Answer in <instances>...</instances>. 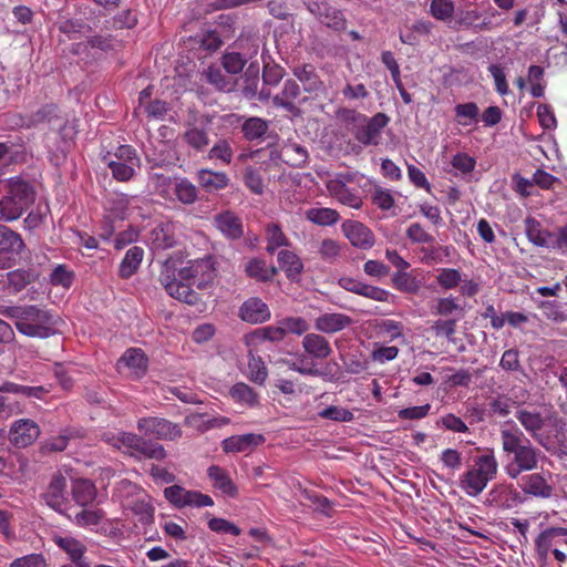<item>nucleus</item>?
<instances>
[{"label": "nucleus", "mask_w": 567, "mask_h": 567, "mask_svg": "<svg viewBox=\"0 0 567 567\" xmlns=\"http://www.w3.org/2000/svg\"><path fill=\"white\" fill-rule=\"evenodd\" d=\"M501 443L504 472L512 480L518 478L524 472L536 470L544 457L542 451L517 427L501 430Z\"/></svg>", "instance_id": "obj_1"}, {"label": "nucleus", "mask_w": 567, "mask_h": 567, "mask_svg": "<svg viewBox=\"0 0 567 567\" xmlns=\"http://www.w3.org/2000/svg\"><path fill=\"white\" fill-rule=\"evenodd\" d=\"M0 315L12 319L17 330L27 337L45 339L56 332L58 317L43 307L0 305Z\"/></svg>", "instance_id": "obj_2"}, {"label": "nucleus", "mask_w": 567, "mask_h": 567, "mask_svg": "<svg viewBox=\"0 0 567 567\" xmlns=\"http://www.w3.org/2000/svg\"><path fill=\"white\" fill-rule=\"evenodd\" d=\"M498 462L494 451L488 450L484 454L476 455L473 464L470 465L460 476V488L471 497L478 496L496 478Z\"/></svg>", "instance_id": "obj_3"}, {"label": "nucleus", "mask_w": 567, "mask_h": 567, "mask_svg": "<svg viewBox=\"0 0 567 567\" xmlns=\"http://www.w3.org/2000/svg\"><path fill=\"white\" fill-rule=\"evenodd\" d=\"M6 189L0 198V220L10 223L19 219L33 205L35 189L20 177L9 178Z\"/></svg>", "instance_id": "obj_4"}, {"label": "nucleus", "mask_w": 567, "mask_h": 567, "mask_svg": "<svg viewBox=\"0 0 567 567\" xmlns=\"http://www.w3.org/2000/svg\"><path fill=\"white\" fill-rule=\"evenodd\" d=\"M102 440L110 446L136 460H163L166 456V452L162 445L147 442L134 433L107 431L103 433Z\"/></svg>", "instance_id": "obj_5"}, {"label": "nucleus", "mask_w": 567, "mask_h": 567, "mask_svg": "<svg viewBox=\"0 0 567 567\" xmlns=\"http://www.w3.org/2000/svg\"><path fill=\"white\" fill-rule=\"evenodd\" d=\"M102 162L117 182L131 181L141 167L136 150L131 145H120L114 152H107L103 155Z\"/></svg>", "instance_id": "obj_6"}, {"label": "nucleus", "mask_w": 567, "mask_h": 567, "mask_svg": "<svg viewBox=\"0 0 567 567\" xmlns=\"http://www.w3.org/2000/svg\"><path fill=\"white\" fill-rule=\"evenodd\" d=\"M522 426L528 432L540 445L547 447V441L550 435L546 433L547 426L559 427L561 421L550 414L542 415L537 411L520 409L515 414Z\"/></svg>", "instance_id": "obj_7"}, {"label": "nucleus", "mask_w": 567, "mask_h": 567, "mask_svg": "<svg viewBox=\"0 0 567 567\" xmlns=\"http://www.w3.org/2000/svg\"><path fill=\"white\" fill-rule=\"evenodd\" d=\"M159 282L174 299L187 305H196L199 300L198 293L192 289L189 284H185L176 278L174 264L171 259H167L163 265Z\"/></svg>", "instance_id": "obj_8"}, {"label": "nucleus", "mask_w": 567, "mask_h": 567, "mask_svg": "<svg viewBox=\"0 0 567 567\" xmlns=\"http://www.w3.org/2000/svg\"><path fill=\"white\" fill-rule=\"evenodd\" d=\"M354 179L355 174L338 173L327 179L326 187L329 194L339 203L358 209L362 205V199L358 190L350 187Z\"/></svg>", "instance_id": "obj_9"}, {"label": "nucleus", "mask_w": 567, "mask_h": 567, "mask_svg": "<svg viewBox=\"0 0 567 567\" xmlns=\"http://www.w3.org/2000/svg\"><path fill=\"white\" fill-rule=\"evenodd\" d=\"M389 121L386 114L377 113L371 117L365 116V121L360 123L357 128H350V132L360 147L378 146L382 142V132Z\"/></svg>", "instance_id": "obj_10"}, {"label": "nucleus", "mask_w": 567, "mask_h": 567, "mask_svg": "<svg viewBox=\"0 0 567 567\" xmlns=\"http://www.w3.org/2000/svg\"><path fill=\"white\" fill-rule=\"evenodd\" d=\"M178 276L182 280H192L199 289L207 288L216 277L213 258L206 256L187 261V265L179 269Z\"/></svg>", "instance_id": "obj_11"}, {"label": "nucleus", "mask_w": 567, "mask_h": 567, "mask_svg": "<svg viewBox=\"0 0 567 567\" xmlns=\"http://www.w3.org/2000/svg\"><path fill=\"white\" fill-rule=\"evenodd\" d=\"M137 429L147 436L158 440L175 441L182 436L181 427L162 417H142L137 421Z\"/></svg>", "instance_id": "obj_12"}, {"label": "nucleus", "mask_w": 567, "mask_h": 567, "mask_svg": "<svg viewBox=\"0 0 567 567\" xmlns=\"http://www.w3.org/2000/svg\"><path fill=\"white\" fill-rule=\"evenodd\" d=\"M51 539L61 550L68 555L69 559L76 567H93L84 557L86 553V546L82 540L69 534L60 533H53Z\"/></svg>", "instance_id": "obj_13"}, {"label": "nucleus", "mask_w": 567, "mask_h": 567, "mask_svg": "<svg viewBox=\"0 0 567 567\" xmlns=\"http://www.w3.org/2000/svg\"><path fill=\"white\" fill-rule=\"evenodd\" d=\"M308 10L316 17L318 20L327 25L328 28L334 30H342L346 27V19L342 12L334 7L330 6L326 1L319 0H310L307 3Z\"/></svg>", "instance_id": "obj_14"}, {"label": "nucleus", "mask_w": 567, "mask_h": 567, "mask_svg": "<svg viewBox=\"0 0 567 567\" xmlns=\"http://www.w3.org/2000/svg\"><path fill=\"white\" fill-rule=\"evenodd\" d=\"M39 435V425L30 419H20L14 421L9 432L10 442L17 447H27L31 445Z\"/></svg>", "instance_id": "obj_15"}, {"label": "nucleus", "mask_w": 567, "mask_h": 567, "mask_svg": "<svg viewBox=\"0 0 567 567\" xmlns=\"http://www.w3.org/2000/svg\"><path fill=\"white\" fill-rule=\"evenodd\" d=\"M117 370L131 378L138 379L147 370V359L141 349L126 350L117 361Z\"/></svg>", "instance_id": "obj_16"}, {"label": "nucleus", "mask_w": 567, "mask_h": 567, "mask_svg": "<svg viewBox=\"0 0 567 567\" xmlns=\"http://www.w3.org/2000/svg\"><path fill=\"white\" fill-rule=\"evenodd\" d=\"M549 481L550 474L532 473L524 475L518 485L525 494L546 499L551 497L554 492V487Z\"/></svg>", "instance_id": "obj_17"}, {"label": "nucleus", "mask_w": 567, "mask_h": 567, "mask_svg": "<svg viewBox=\"0 0 567 567\" xmlns=\"http://www.w3.org/2000/svg\"><path fill=\"white\" fill-rule=\"evenodd\" d=\"M147 243L153 251H163L173 248L177 243L175 225L171 221L156 225L150 231Z\"/></svg>", "instance_id": "obj_18"}, {"label": "nucleus", "mask_w": 567, "mask_h": 567, "mask_svg": "<svg viewBox=\"0 0 567 567\" xmlns=\"http://www.w3.org/2000/svg\"><path fill=\"white\" fill-rule=\"evenodd\" d=\"M266 437L259 433H247L229 436L221 442L225 453H248L264 444Z\"/></svg>", "instance_id": "obj_19"}, {"label": "nucleus", "mask_w": 567, "mask_h": 567, "mask_svg": "<svg viewBox=\"0 0 567 567\" xmlns=\"http://www.w3.org/2000/svg\"><path fill=\"white\" fill-rule=\"evenodd\" d=\"M302 101H306V97H301L299 84L291 79L286 80L281 92L272 97L274 105L282 107L292 114L299 111L298 104Z\"/></svg>", "instance_id": "obj_20"}, {"label": "nucleus", "mask_w": 567, "mask_h": 567, "mask_svg": "<svg viewBox=\"0 0 567 567\" xmlns=\"http://www.w3.org/2000/svg\"><path fill=\"white\" fill-rule=\"evenodd\" d=\"M341 229L354 247L369 249L374 245V235L360 221L346 220L342 224Z\"/></svg>", "instance_id": "obj_21"}, {"label": "nucleus", "mask_w": 567, "mask_h": 567, "mask_svg": "<svg viewBox=\"0 0 567 567\" xmlns=\"http://www.w3.org/2000/svg\"><path fill=\"white\" fill-rule=\"evenodd\" d=\"M352 323V318L341 312H323L315 319L316 330L328 334L342 331Z\"/></svg>", "instance_id": "obj_22"}, {"label": "nucleus", "mask_w": 567, "mask_h": 567, "mask_svg": "<svg viewBox=\"0 0 567 567\" xmlns=\"http://www.w3.org/2000/svg\"><path fill=\"white\" fill-rule=\"evenodd\" d=\"M66 478L62 475H54L50 482L43 499L48 506L62 513L66 502Z\"/></svg>", "instance_id": "obj_23"}, {"label": "nucleus", "mask_w": 567, "mask_h": 567, "mask_svg": "<svg viewBox=\"0 0 567 567\" xmlns=\"http://www.w3.org/2000/svg\"><path fill=\"white\" fill-rule=\"evenodd\" d=\"M207 475L213 487L219 491L223 495L231 498L237 496L238 488L227 470L218 465H212L207 468Z\"/></svg>", "instance_id": "obj_24"}, {"label": "nucleus", "mask_w": 567, "mask_h": 567, "mask_svg": "<svg viewBox=\"0 0 567 567\" xmlns=\"http://www.w3.org/2000/svg\"><path fill=\"white\" fill-rule=\"evenodd\" d=\"M240 318L249 323H261L270 318L268 306L259 298H250L239 310Z\"/></svg>", "instance_id": "obj_25"}, {"label": "nucleus", "mask_w": 567, "mask_h": 567, "mask_svg": "<svg viewBox=\"0 0 567 567\" xmlns=\"http://www.w3.org/2000/svg\"><path fill=\"white\" fill-rule=\"evenodd\" d=\"M302 348L313 360L327 359L332 352L330 342L318 333H307L302 339Z\"/></svg>", "instance_id": "obj_26"}, {"label": "nucleus", "mask_w": 567, "mask_h": 567, "mask_svg": "<svg viewBox=\"0 0 567 567\" xmlns=\"http://www.w3.org/2000/svg\"><path fill=\"white\" fill-rule=\"evenodd\" d=\"M138 203L140 198L137 196L115 194L109 199L107 209L114 215V217L124 219L138 207Z\"/></svg>", "instance_id": "obj_27"}, {"label": "nucleus", "mask_w": 567, "mask_h": 567, "mask_svg": "<svg viewBox=\"0 0 567 567\" xmlns=\"http://www.w3.org/2000/svg\"><path fill=\"white\" fill-rule=\"evenodd\" d=\"M567 528L549 527L543 530L535 539V550L539 560H546L548 554L553 550L551 546L555 538L566 536Z\"/></svg>", "instance_id": "obj_28"}, {"label": "nucleus", "mask_w": 567, "mask_h": 567, "mask_svg": "<svg viewBox=\"0 0 567 567\" xmlns=\"http://www.w3.org/2000/svg\"><path fill=\"white\" fill-rule=\"evenodd\" d=\"M216 227L228 238L238 239L243 236V223L234 213L225 212L216 216Z\"/></svg>", "instance_id": "obj_29"}, {"label": "nucleus", "mask_w": 567, "mask_h": 567, "mask_svg": "<svg viewBox=\"0 0 567 567\" xmlns=\"http://www.w3.org/2000/svg\"><path fill=\"white\" fill-rule=\"evenodd\" d=\"M525 233L530 243L538 247L554 246V237L550 233L543 229L540 223L534 217H527L524 220Z\"/></svg>", "instance_id": "obj_30"}, {"label": "nucleus", "mask_w": 567, "mask_h": 567, "mask_svg": "<svg viewBox=\"0 0 567 567\" xmlns=\"http://www.w3.org/2000/svg\"><path fill=\"white\" fill-rule=\"evenodd\" d=\"M197 182L206 192L212 193L226 188L229 184V178L223 172L204 168L197 172Z\"/></svg>", "instance_id": "obj_31"}, {"label": "nucleus", "mask_w": 567, "mask_h": 567, "mask_svg": "<svg viewBox=\"0 0 567 567\" xmlns=\"http://www.w3.org/2000/svg\"><path fill=\"white\" fill-rule=\"evenodd\" d=\"M293 75L302 83L306 92L313 93L322 86V82L317 75L315 68L310 64L296 66Z\"/></svg>", "instance_id": "obj_32"}, {"label": "nucleus", "mask_w": 567, "mask_h": 567, "mask_svg": "<svg viewBox=\"0 0 567 567\" xmlns=\"http://www.w3.org/2000/svg\"><path fill=\"white\" fill-rule=\"evenodd\" d=\"M143 256L144 250L141 247H131L120 265V276L122 278H130L134 275L143 260Z\"/></svg>", "instance_id": "obj_33"}, {"label": "nucleus", "mask_w": 567, "mask_h": 567, "mask_svg": "<svg viewBox=\"0 0 567 567\" xmlns=\"http://www.w3.org/2000/svg\"><path fill=\"white\" fill-rule=\"evenodd\" d=\"M278 262L286 271L287 277L296 279L303 270V265L298 255L291 250H280L278 252Z\"/></svg>", "instance_id": "obj_34"}, {"label": "nucleus", "mask_w": 567, "mask_h": 567, "mask_svg": "<svg viewBox=\"0 0 567 567\" xmlns=\"http://www.w3.org/2000/svg\"><path fill=\"white\" fill-rule=\"evenodd\" d=\"M265 237L267 241L266 250L274 254L280 247L289 246V239L278 224L270 223L265 228Z\"/></svg>", "instance_id": "obj_35"}, {"label": "nucleus", "mask_w": 567, "mask_h": 567, "mask_svg": "<svg viewBox=\"0 0 567 567\" xmlns=\"http://www.w3.org/2000/svg\"><path fill=\"white\" fill-rule=\"evenodd\" d=\"M72 494L79 505L85 506L94 501L96 489L91 481L80 478L73 482Z\"/></svg>", "instance_id": "obj_36"}, {"label": "nucleus", "mask_w": 567, "mask_h": 567, "mask_svg": "<svg viewBox=\"0 0 567 567\" xmlns=\"http://www.w3.org/2000/svg\"><path fill=\"white\" fill-rule=\"evenodd\" d=\"M454 113L458 125L470 126L477 123L480 109L474 102L458 103L454 106Z\"/></svg>", "instance_id": "obj_37"}, {"label": "nucleus", "mask_w": 567, "mask_h": 567, "mask_svg": "<svg viewBox=\"0 0 567 567\" xmlns=\"http://www.w3.org/2000/svg\"><path fill=\"white\" fill-rule=\"evenodd\" d=\"M141 489L136 484L127 480H121L117 482L112 498L118 502L122 507H125L130 501H133L141 494Z\"/></svg>", "instance_id": "obj_38"}, {"label": "nucleus", "mask_w": 567, "mask_h": 567, "mask_svg": "<svg viewBox=\"0 0 567 567\" xmlns=\"http://www.w3.org/2000/svg\"><path fill=\"white\" fill-rule=\"evenodd\" d=\"M280 157L290 166H301L307 161L308 152L297 143H287L280 150Z\"/></svg>", "instance_id": "obj_39"}, {"label": "nucleus", "mask_w": 567, "mask_h": 567, "mask_svg": "<svg viewBox=\"0 0 567 567\" xmlns=\"http://www.w3.org/2000/svg\"><path fill=\"white\" fill-rule=\"evenodd\" d=\"M123 509L131 511L143 524H147L153 519L154 508L151 506L150 502L146 501V497L143 495V493H141L133 501H130V503H127Z\"/></svg>", "instance_id": "obj_40"}, {"label": "nucleus", "mask_w": 567, "mask_h": 567, "mask_svg": "<svg viewBox=\"0 0 567 567\" xmlns=\"http://www.w3.org/2000/svg\"><path fill=\"white\" fill-rule=\"evenodd\" d=\"M55 114V106L53 105H45L42 109H40L34 115L31 117H23V116H17L13 115L12 126H20V127H30L32 125H35L38 123H41L43 121H51V117Z\"/></svg>", "instance_id": "obj_41"}, {"label": "nucleus", "mask_w": 567, "mask_h": 567, "mask_svg": "<svg viewBox=\"0 0 567 567\" xmlns=\"http://www.w3.org/2000/svg\"><path fill=\"white\" fill-rule=\"evenodd\" d=\"M197 197L196 186L188 179L178 177L175 185L174 200L177 199L185 205H192L197 200Z\"/></svg>", "instance_id": "obj_42"}, {"label": "nucleus", "mask_w": 567, "mask_h": 567, "mask_svg": "<svg viewBox=\"0 0 567 567\" xmlns=\"http://www.w3.org/2000/svg\"><path fill=\"white\" fill-rule=\"evenodd\" d=\"M432 313L449 317L455 315L458 320L463 317V307L453 297L439 298L432 309Z\"/></svg>", "instance_id": "obj_43"}, {"label": "nucleus", "mask_w": 567, "mask_h": 567, "mask_svg": "<svg viewBox=\"0 0 567 567\" xmlns=\"http://www.w3.org/2000/svg\"><path fill=\"white\" fill-rule=\"evenodd\" d=\"M306 217L313 224L321 226H330L338 221L339 214L331 208H310L306 212Z\"/></svg>", "instance_id": "obj_44"}, {"label": "nucleus", "mask_w": 567, "mask_h": 567, "mask_svg": "<svg viewBox=\"0 0 567 567\" xmlns=\"http://www.w3.org/2000/svg\"><path fill=\"white\" fill-rule=\"evenodd\" d=\"M177 178L178 177H169L165 175H154L152 177V183L155 193L165 199L174 200L175 185L177 183Z\"/></svg>", "instance_id": "obj_45"}, {"label": "nucleus", "mask_w": 567, "mask_h": 567, "mask_svg": "<svg viewBox=\"0 0 567 567\" xmlns=\"http://www.w3.org/2000/svg\"><path fill=\"white\" fill-rule=\"evenodd\" d=\"M186 143L196 151L205 150L209 144L208 133L203 127L189 126L183 135Z\"/></svg>", "instance_id": "obj_46"}, {"label": "nucleus", "mask_w": 567, "mask_h": 567, "mask_svg": "<svg viewBox=\"0 0 567 567\" xmlns=\"http://www.w3.org/2000/svg\"><path fill=\"white\" fill-rule=\"evenodd\" d=\"M246 274L258 281H267L270 280L276 270L267 266L264 260L260 259H251L247 262L245 267Z\"/></svg>", "instance_id": "obj_47"}, {"label": "nucleus", "mask_w": 567, "mask_h": 567, "mask_svg": "<svg viewBox=\"0 0 567 567\" xmlns=\"http://www.w3.org/2000/svg\"><path fill=\"white\" fill-rule=\"evenodd\" d=\"M229 394L235 402L243 405L255 406L258 403L256 393L245 383H236Z\"/></svg>", "instance_id": "obj_48"}, {"label": "nucleus", "mask_w": 567, "mask_h": 567, "mask_svg": "<svg viewBox=\"0 0 567 567\" xmlns=\"http://www.w3.org/2000/svg\"><path fill=\"white\" fill-rule=\"evenodd\" d=\"M527 82L530 85V94L534 97H542L545 93L546 83L544 69L539 65H530L527 74Z\"/></svg>", "instance_id": "obj_49"}, {"label": "nucleus", "mask_w": 567, "mask_h": 567, "mask_svg": "<svg viewBox=\"0 0 567 567\" xmlns=\"http://www.w3.org/2000/svg\"><path fill=\"white\" fill-rule=\"evenodd\" d=\"M288 368L303 375H320L315 360L309 355H299L287 362Z\"/></svg>", "instance_id": "obj_50"}, {"label": "nucleus", "mask_w": 567, "mask_h": 567, "mask_svg": "<svg viewBox=\"0 0 567 567\" xmlns=\"http://www.w3.org/2000/svg\"><path fill=\"white\" fill-rule=\"evenodd\" d=\"M267 130L268 122L260 117H249L243 124V132L250 141L262 137Z\"/></svg>", "instance_id": "obj_51"}, {"label": "nucleus", "mask_w": 567, "mask_h": 567, "mask_svg": "<svg viewBox=\"0 0 567 567\" xmlns=\"http://www.w3.org/2000/svg\"><path fill=\"white\" fill-rule=\"evenodd\" d=\"M440 462L449 474L454 475L462 467V454L455 449H445L440 454Z\"/></svg>", "instance_id": "obj_52"}, {"label": "nucleus", "mask_w": 567, "mask_h": 567, "mask_svg": "<svg viewBox=\"0 0 567 567\" xmlns=\"http://www.w3.org/2000/svg\"><path fill=\"white\" fill-rule=\"evenodd\" d=\"M318 254L322 260L333 264L341 255V245L332 238H326L319 244Z\"/></svg>", "instance_id": "obj_53"}, {"label": "nucleus", "mask_w": 567, "mask_h": 567, "mask_svg": "<svg viewBox=\"0 0 567 567\" xmlns=\"http://www.w3.org/2000/svg\"><path fill=\"white\" fill-rule=\"evenodd\" d=\"M481 17L482 16H481L480 11H477L475 9L461 11V12H458V14L456 17L455 23L460 28H464V29L474 27V28H478L480 30H483V29H486L487 24L485 22H481Z\"/></svg>", "instance_id": "obj_54"}, {"label": "nucleus", "mask_w": 567, "mask_h": 567, "mask_svg": "<svg viewBox=\"0 0 567 567\" xmlns=\"http://www.w3.org/2000/svg\"><path fill=\"white\" fill-rule=\"evenodd\" d=\"M455 7L452 0H432L430 3V13L433 18L447 21L453 17Z\"/></svg>", "instance_id": "obj_55"}, {"label": "nucleus", "mask_w": 567, "mask_h": 567, "mask_svg": "<svg viewBox=\"0 0 567 567\" xmlns=\"http://www.w3.org/2000/svg\"><path fill=\"white\" fill-rule=\"evenodd\" d=\"M319 416L336 422H351L354 420L352 411L337 405H330L319 412Z\"/></svg>", "instance_id": "obj_56"}, {"label": "nucleus", "mask_w": 567, "mask_h": 567, "mask_svg": "<svg viewBox=\"0 0 567 567\" xmlns=\"http://www.w3.org/2000/svg\"><path fill=\"white\" fill-rule=\"evenodd\" d=\"M103 518V513L101 511L94 509H82L76 513L73 522L80 527H95L100 525Z\"/></svg>", "instance_id": "obj_57"}, {"label": "nucleus", "mask_w": 567, "mask_h": 567, "mask_svg": "<svg viewBox=\"0 0 567 567\" xmlns=\"http://www.w3.org/2000/svg\"><path fill=\"white\" fill-rule=\"evenodd\" d=\"M458 318L439 319L434 321L431 329L436 337H445L449 341H454V333L456 331V323Z\"/></svg>", "instance_id": "obj_58"}, {"label": "nucleus", "mask_w": 567, "mask_h": 567, "mask_svg": "<svg viewBox=\"0 0 567 567\" xmlns=\"http://www.w3.org/2000/svg\"><path fill=\"white\" fill-rule=\"evenodd\" d=\"M281 321V330H285V333H293L297 336H301L306 333L310 326L308 321L301 317H287L280 320Z\"/></svg>", "instance_id": "obj_59"}, {"label": "nucleus", "mask_w": 567, "mask_h": 567, "mask_svg": "<svg viewBox=\"0 0 567 567\" xmlns=\"http://www.w3.org/2000/svg\"><path fill=\"white\" fill-rule=\"evenodd\" d=\"M74 279V272L64 265H58L50 275V281L53 286L70 288Z\"/></svg>", "instance_id": "obj_60"}, {"label": "nucleus", "mask_w": 567, "mask_h": 567, "mask_svg": "<svg viewBox=\"0 0 567 567\" xmlns=\"http://www.w3.org/2000/svg\"><path fill=\"white\" fill-rule=\"evenodd\" d=\"M436 280L444 289H453L462 281L461 272L454 268H443L440 270Z\"/></svg>", "instance_id": "obj_61"}, {"label": "nucleus", "mask_w": 567, "mask_h": 567, "mask_svg": "<svg viewBox=\"0 0 567 567\" xmlns=\"http://www.w3.org/2000/svg\"><path fill=\"white\" fill-rule=\"evenodd\" d=\"M365 116L355 110L347 107L339 109L337 112L338 120L347 125L349 130L357 128L360 123L365 121Z\"/></svg>", "instance_id": "obj_62"}, {"label": "nucleus", "mask_w": 567, "mask_h": 567, "mask_svg": "<svg viewBox=\"0 0 567 567\" xmlns=\"http://www.w3.org/2000/svg\"><path fill=\"white\" fill-rule=\"evenodd\" d=\"M248 373L256 383H264L267 378V369L259 357L250 355L248 361Z\"/></svg>", "instance_id": "obj_63"}, {"label": "nucleus", "mask_w": 567, "mask_h": 567, "mask_svg": "<svg viewBox=\"0 0 567 567\" xmlns=\"http://www.w3.org/2000/svg\"><path fill=\"white\" fill-rule=\"evenodd\" d=\"M48 563L42 554H29L13 559L9 567H47Z\"/></svg>", "instance_id": "obj_64"}]
</instances>
